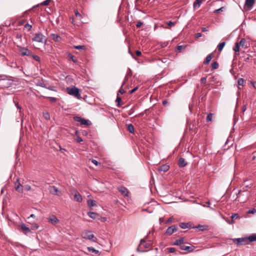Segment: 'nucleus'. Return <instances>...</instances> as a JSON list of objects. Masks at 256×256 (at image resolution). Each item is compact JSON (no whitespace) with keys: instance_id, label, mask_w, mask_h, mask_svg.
Here are the masks:
<instances>
[{"instance_id":"34","label":"nucleus","mask_w":256,"mask_h":256,"mask_svg":"<svg viewBox=\"0 0 256 256\" xmlns=\"http://www.w3.org/2000/svg\"><path fill=\"white\" fill-rule=\"evenodd\" d=\"M240 46L239 43L238 42H236L233 48V50L235 52H238L240 51Z\"/></svg>"},{"instance_id":"38","label":"nucleus","mask_w":256,"mask_h":256,"mask_svg":"<svg viewBox=\"0 0 256 256\" xmlns=\"http://www.w3.org/2000/svg\"><path fill=\"white\" fill-rule=\"evenodd\" d=\"M206 226H205L198 225V226L194 227V228H198V230H200V231H202V230H206Z\"/></svg>"},{"instance_id":"21","label":"nucleus","mask_w":256,"mask_h":256,"mask_svg":"<svg viewBox=\"0 0 256 256\" xmlns=\"http://www.w3.org/2000/svg\"><path fill=\"white\" fill-rule=\"evenodd\" d=\"M6 64L8 66H10V68H17L18 67L16 62H14V60H12V61H8L7 63H6Z\"/></svg>"},{"instance_id":"24","label":"nucleus","mask_w":256,"mask_h":256,"mask_svg":"<svg viewBox=\"0 0 256 256\" xmlns=\"http://www.w3.org/2000/svg\"><path fill=\"white\" fill-rule=\"evenodd\" d=\"M87 249L90 252L94 253L95 254L100 255V252L92 247H88Z\"/></svg>"},{"instance_id":"55","label":"nucleus","mask_w":256,"mask_h":256,"mask_svg":"<svg viewBox=\"0 0 256 256\" xmlns=\"http://www.w3.org/2000/svg\"><path fill=\"white\" fill-rule=\"evenodd\" d=\"M74 48L76 49H77V50L84 49V46H75Z\"/></svg>"},{"instance_id":"1","label":"nucleus","mask_w":256,"mask_h":256,"mask_svg":"<svg viewBox=\"0 0 256 256\" xmlns=\"http://www.w3.org/2000/svg\"><path fill=\"white\" fill-rule=\"evenodd\" d=\"M68 93L72 96H74L78 98H80V93L79 89L76 88H67Z\"/></svg>"},{"instance_id":"63","label":"nucleus","mask_w":256,"mask_h":256,"mask_svg":"<svg viewBox=\"0 0 256 256\" xmlns=\"http://www.w3.org/2000/svg\"><path fill=\"white\" fill-rule=\"evenodd\" d=\"M76 141L78 142H82L83 141V140L82 138H80V136H78L76 138Z\"/></svg>"},{"instance_id":"16","label":"nucleus","mask_w":256,"mask_h":256,"mask_svg":"<svg viewBox=\"0 0 256 256\" xmlns=\"http://www.w3.org/2000/svg\"><path fill=\"white\" fill-rule=\"evenodd\" d=\"M188 162L184 158H180L178 160V165L180 167L182 168L186 166Z\"/></svg>"},{"instance_id":"32","label":"nucleus","mask_w":256,"mask_h":256,"mask_svg":"<svg viewBox=\"0 0 256 256\" xmlns=\"http://www.w3.org/2000/svg\"><path fill=\"white\" fill-rule=\"evenodd\" d=\"M116 102H118L117 106L118 107H120L122 105V99L120 96H118V95H117V98L116 100Z\"/></svg>"},{"instance_id":"35","label":"nucleus","mask_w":256,"mask_h":256,"mask_svg":"<svg viewBox=\"0 0 256 256\" xmlns=\"http://www.w3.org/2000/svg\"><path fill=\"white\" fill-rule=\"evenodd\" d=\"M87 203L88 205L90 207L94 206L96 205V201L92 200H88Z\"/></svg>"},{"instance_id":"40","label":"nucleus","mask_w":256,"mask_h":256,"mask_svg":"<svg viewBox=\"0 0 256 256\" xmlns=\"http://www.w3.org/2000/svg\"><path fill=\"white\" fill-rule=\"evenodd\" d=\"M43 116L44 118L46 120H48L50 118V116L48 112H43Z\"/></svg>"},{"instance_id":"37","label":"nucleus","mask_w":256,"mask_h":256,"mask_svg":"<svg viewBox=\"0 0 256 256\" xmlns=\"http://www.w3.org/2000/svg\"><path fill=\"white\" fill-rule=\"evenodd\" d=\"M218 64L217 62H213L212 64L211 68L212 70L217 69L218 68Z\"/></svg>"},{"instance_id":"30","label":"nucleus","mask_w":256,"mask_h":256,"mask_svg":"<svg viewBox=\"0 0 256 256\" xmlns=\"http://www.w3.org/2000/svg\"><path fill=\"white\" fill-rule=\"evenodd\" d=\"M127 80V79L126 78H125V80L123 82V83L122 84V86H121V87L120 88V89L118 91V94L117 95H118L119 94H123L125 92V90H123L122 88V86L125 84H126V81Z\"/></svg>"},{"instance_id":"9","label":"nucleus","mask_w":256,"mask_h":256,"mask_svg":"<svg viewBox=\"0 0 256 256\" xmlns=\"http://www.w3.org/2000/svg\"><path fill=\"white\" fill-rule=\"evenodd\" d=\"M177 230H178V227L176 226L173 225V226H172L168 228L165 234L166 235L170 236L174 232H176Z\"/></svg>"},{"instance_id":"12","label":"nucleus","mask_w":256,"mask_h":256,"mask_svg":"<svg viewBox=\"0 0 256 256\" xmlns=\"http://www.w3.org/2000/svg\"><path fill=\"white\" fill-rule=\"evenodd\" d=\"M48 222L52 224L55 225L58 223L60 220L55 216L51 215L48 218Z\"/></svg>"},{"instance_id":"19","label":"nucleus","mask_w":256,"mask_h":256,"mask_svg":"<svg viewBox=\"0 0 256 256\" xmlns=\"http://www.w3.org/2000/svg\"><path fill=\"white\" fill-rule=\"evenodd\" d=\"M213 53H211L209 54H208L207 56L206 57V58H205V60H204V64H208L211 61L212 59V58H213Z\"/></svg>"},{"instance_id":"41","label":"nucleus","mask_w":256,"mask_h":256,"mask_svg":"<svg viewBox=\"0 0 256 256\" xmlns=\"http://www.w3.org/2000/svg\"><path fill=\"white\" fill-rule=\"evenodd\" d=\"M213 118V114L210 113L207 115L206 116V122H210L212 120Z\"/></svg>"},{"instance_id":"43","label":"nucleus","mask_w":256,"mask_h":256,"mask_svg":"<svg viewBox=\"0 0 256 256\" xmlns=\"http://www.w3.org/2000/svg\"><path fill=\"white\" fill-rule=\"evenodd\" d=\"M239 218V215L238 214H232L231 216L232 219L233 220H236Z\"/></svg>"},{"instance_id":"51","label":"nucleus","mask_w":256,"mask_h":256,"mask_svg":"<svg viewBox=\"0 0 256 256\" xmlns=\"http://www.w3.org/2000/svg\"><path fill=\"white\" fill-rule=\"evenodd\" d=\"M50 2V0H46L42 3V4L44 6H48Z\"/></svg>"},{"instance_id":"26","label":"nucleus","mask_w":256,"mask_h":256,"mask_svg":"<svg viewBox=\"0 0 256 256\" xmlns=\"http://www.w3.org/2000/svg\"><path fill=\"white\" fill-rule=\"evenodd\" d=\"M202 0H196L193 4V6L194 9L198 8L200 7Z\"/></svg>"},{"instance_id":"29","label":"nucleus","mask_w":256,"mask_h":256,"mask_svg":"<svg viewBox=\"0 0 256 256\" xmlns=\"http://www.w3.org/2000/svg\"><path fill=\"white\" fill-rule=\"evenodd\" d=\"M68 58L70 60H71L75 64H79V62H78V60L74 56L70 54H68Z\"/></svg>"},{"instance_id":"48","label":"nucleus","mask_w":256,"mask_h":256,"mask_svg":"<svg viewBox=\"0 0 256 256\" xmlns=\"http://www.w3.org/2000/svg\"><path fill=\"white\" fill-rule=\"evenodd\" d=\"M24 28H27L28 30H30L32 28V26L29 24H25Z\"/></svg>"},{"instance_id":"8","label":"nucleus","mask_w":256,"mask_h":256,"mask_svg":"<svg viewBox=\"0 0 256 256\" xmlns=\"http://www.w3.org/2000/svg\"><path fill=\"white\" fill-rule=\"evenodd\" d=\"M48 190L50 192L54 195L56 196H60V192L58 188H56L55 186H50L48 188Z\"/></svg>"},{"instance_id":"49","label":"nucleus","mask_w":256,"mask_h":256,"mask_svg":"<svg viewBox=\"0 0 256 256\" xmlns=\"http://www.w3.org/2000/svg\"><path fill=\"white\" fill-rule=\"evenodd\" d=\"M74 13L76 14V16L77 18H78L80 19L82 18V15L78 12L77 10H74Z\"/></svg>"},{"instance_id":"31","label":"nucleus","mask_w":256,"mask_h":256,"mask_svg":"<svg viewBox=\"0 0 256 256\" xmlns=\"http://www.w3.org/2000/svg\"><path fill=\"white\" fill-rule=\"evenodd\" d=\"M128 130L130 132L134 134V128L132 124H129L128 126Z\"/></svg>"},{"instance_id":"42","label":"nucleus","mask_w":256,"mask_h":256,"mask_svg":"<svg viewBox=\"0 0 256 256\" xmlns=\"http://www.w3.org/2000/svg\"><path fill=\"white\" fill-rule=\"evenodd\" d=\"M238 84L239 86H244V80L242 78H239L238 80Z\"/></svg>"},{"instance_id":"18","label":"nucleus","mask_w":256,"mask_h":256,"mask_svg":"<svg viewBox=\"0 0 256 256\" xmlns=\"http://www.w3.org/2000/svg\"><path fill=\"white\" fill-rule=\"evenodd\" d=\"M238 43L240 46H241L242 48H246L248 46V42L244 38H242Z\"/></svg>"},{"instance_id":"14","label":"nucleus","mask_w":256,"mask_h":256,"mask_svg":"<svg viewBox=\"0 0 256 256\" xmlns=\"http://www.w3.org/2000/svg\"><path fill=\"white\" fill-rule=\"evenodd\" d=\"M148 235L146 236L143 239H142L140 241V244L138 246V247L137 248L136 250L138 252H146V250H140V248L142 247V246L143 245V244L146 242V240H148Z\"/></svg>"},{"instance_id":"58","label":"nucleus","mask_w":256,"mask_h":256,"mask_svg":"<svg viewBox=\"0 0 256 256\" xmlns=\"http://www.w3.org/2000/svg\"><path fill=\"white\" fill-rule=\"evenodd\" d=\"M92 162L96 166H98L100 164L97 160L94 159L92 160Z\"/></svg>"},{"instance_id":"22","label":"nucleus","mask_w":256,"mask_h":256,"mask_svg":"<svg viewBox=\"0 0 256 256\" xmlns=\"http://www.w3.org/2000/svg\"><path fill=\"white\" fill-rule=\"evenodd\" d=\"M247 238L248 244L251 242L256 241V234H254L252 235L248 236L247 237Z\"/></svg>"},{"instance_id":"4","label":"nucleus","mask_w":256,"mask_h":256,"mask_svg":"<svg viewBox=\"0 0 256 256\" xmlns=\"http://www.w3.org/2000/svg\"><path fill=\"white\" fill-rule=\"evenodd\" d=\"M232 241L234 244L237 246L246 245L248 244L247 237L234 238L232 239Z\"/></svg>"},{"instance_id":"17","label":"nucleus","mask_w":256,"mask_h":256,"mask_svg":"<svg viewBox=\"0 0 256 256\" xmlns=\"http://www.w3.org/2000/svg\"><path fill=\"white\" fill-rule=\"evenodd\" d=\"M20 226L23 232L25 234H27L30 232V228L27 227L24 224H20Z\"/></svg>"},{"instance_id":"50","label":"nucleus","mask_w":256,"mask_h":256,"mask_svg":"<svg viewBox=\"0 0 256 256\" xmlns=\"http://www.w3.org/2000/svg\"><path fill=\"white\" fill-rule=\"evenodd\" d=\"M150 243H146V242L143 244L142 246H144L145 248H148L150 247Z\"/></svg>"},{"instance_id":"62","label":"nucleus","mask_w":256,"mask_h":256,"mask_svg":"<svg viewBox=\"0 0 256 256\" xmlns=\"http://www.w3.org/2000/svg\"><path fill=\"white\" fill-rule=\"evenodd\" d=\"M31 188V187L29 185H26L24 186V189L27 190V191H28L30 190Z\"/></svg>"},{"instance_id":"56","label":"nucleus","mask_w":256,"mask_h":256,"mask_svg":"<svg viewBox=\"0 0 256 256\" xmlns=\"http://www.w3.org/2000/svg\"><path fill=\"white\" fill-rule=\"evenodd\" d=\"M172 220H173V218L172 217H171V218H170L167 220L166 222V224H170L172 222Z\"/></svg>"},{"instance_id":"60","label":"nucleus","mask_w":256,"mask_h":256,"mask_svg":"<svg viewBox=\"0 0 256 256\" xmlns=\"http://www.w3.org/2000/svg\"><path fill=\"white\" fill-rule=\"evenodd\" d=\"M168 252H176V248H168Z\"/></svg>"},{"instance_id":"47","label":"nucleus","mask_w":256,"mask_h":256,"mask_svg":"<svg viewBox=\"0 0 256 256\" xmlns=\"http://www.w3.org/2000/svg\"><path fill=\"white\" fill-rule=\"evenodd\" d=\"M224 7H222L218 9H217V10H216L214 11V13H219L220 12H222L224 11Z\"/></svg>"},{"instance_id":"44","label":"nucleus","mask_w":256,"mask_h":256,"mask_svg":"<svg viewBox=\"0 0 256 256\" xmlns=\"http://www.w3.org/2000/svg\"><path fill=\"white\" fill-rule=\"evenodd\" d=\"M256 213V208H252L248 210V211L247 212V214H254Z\"/></svg>"},{"instance_id":"61","label":"nucleus","mask_w":256,"mask_h":256,"mask_svg":"<svg viewBox=\"0 0 256 256\" xmlns=\"http://www.w3.org/2000/svg\"><path fill=\"white\" fill-rule=\"evenodd\" d=\"M202 36V34L200 32H198L195 34V38H199L201 37Z\"/></svg>"},{"instance_id":"13","label":"nucleus","mask_w":256,"mask_h":256,"mask_svg":"<svg viewBox=\"0 0 256 256\" xmlns=\"http://www.w3.org/2000/svg\"><path fill=\"white\" fill-rule=\"evenodd\" d=\"M14 186L17 192L20 193H22L23 192L22 186L20 184L18 180H17L15 182Z\"/></svg>"},{"instance_id":"36","label":"nucleus","mask_w":256,"mask_h":256,"mask_svg":"<svg viewBox=\"0 0 256 256\" xmlns=\"http://www.w3.org/2000/svg\"><path fill=\"white\" fill-rule=\"evenodd\" d=\"M226 45L225 42H222L218 46V49L219 51H222L224 46Z\"/></svg>"},{"instance_id":"28","label":"nucleus","mask_w":256,"mask_h":256,"mask_svg":"<svg viewBox=\"0 0 256 256\" xmlns=\"http://www.w3.org/2000/svg\"><path fill=\"white\" fill-rule=\"evenodd\" d=\"M184 238H181L180 239L176 240L174 242V245L180 246H182L181 244L184 243Z\"/></svg>"},{"instance_id":"23","label":"nucleus","mask_w":256,"mask_h":256,"mask_svg":"<svg viewBox=\"0 0 256 256\" xmlns=\"http://www.w3.org/2000/svg\"><path fill=\"white\" fill-rule=\"evenodd\" d=\"M254 2L255 0H246L245 6L249 8H251L253 6Z\"/></svg>"},{"instance_id":"52","label":"nucleus","mask_w":256,"mask_h":256,"mask_svg":"<svg viewBox=\"0 0 256 256\" xmlns=\"http://www.w3.org/2000/svg\"><path fill=\"white\" fill-rule=\"evenodd\" d=\"M176 22H172V21H169L168 22H166V24L169 26H172L175 25Z\"/></svg>"},{"instance_id":"33","label":"nucleus","mask_w":256,"mask_h":256,"mask_svg":"<svg viewBox=\"0 0 256 256\" xmlns=\"http://www.w3.org/2000/svg\"><path fill=\"white\" fill-rule=\"evenodd\" d=\"M88 215L92 219H95L98 214L94 212H88Z\"/></svg>"},{"instance_id":"6","label":"nucleus","mask_w":256,"mask_h":256,"mask_svg":"<svg viewBox=\"0 0 256 256\" xmlns=\"http://www.w3.org/2000/svg\"><path fill=\"white\" fill-rule=\"evenodd\" d=\"M44 38L45 36L41 32H38L34 35L32 40L34 42H43L44 40L46 41Z\"/></svg>"},{"instance_id":"7","label":"nucleus","mask_w":256,"mask_h":256,"mask_svg":"<svg viewBox=\"0 0 256 256\" xmlns=\"http://www.w3.org/2000/svg\"><path fill=\"white\" fill-rule=\"evenodd\" d=\"M74 120L76 122H80V124L83 125L88 126L90 124V120L82 118L80 116L74 117Z\"/></svg>"},{"instance_id":"46","label":"nucleus","mask_w":256,"mask_h":256,"mask_svg":"<svg viewBox=\"0 0 256 256\" xmlns=\"http://www.w3.org/2000/svg\"><path fill=\"white\" fill-rule=\"evenodd\" d=\"M47 98L50 100L51 102H55L56 101V98L54 97H47Z\"/></svg>"},{"instance_id":"25","label":"nucleus","mask_w":256,"mask_h":256,"mask_svg":"<svg viewBox=\"0 0 256 256\" xmlns=\"http://www.w3.org/2000/svg\"><path fill=\"white\" fill-rule=\"evenodd\" d=\"M50 36L54 41L56 42H60L61 40L60 36L56 34H52Z\"/></svg>"},{"instance_id":"45","label":"nucleus","mask_w":256,"mask_h":256,"mask_svg":"<svg viewBox=\"0 0 256 256\" xmlns=\"http://www.w3.org/2000/svg\"><path fill=\"white\" fill-rule=\"evenodd\" d=\"M186 48L185 46H178L176 49L178 52H180L181 50H184Z\"/></svg>"},{"instance_id":"11","label":"nucleus","mask_w":256,"mask_h":256,"mask_svg":"<svg viewBox=\"0 0 256 256\" xmlns=\"http://www.w3.org/2000/svg\"><path fill=\"white\" fill-rule=\"evenodd\" d=\"M118 191L124 196H128L129 194V192L128 190L124 186H120L118 188Z\"/></svg>"},{"instance_id":"5","label":"nucleus","mask_w":256,"mask_h":256,"mask_svg":"<svg viewBox=\"0 0 256 256\" xmlns=\"http://www.w3.org/2000/svg\"><path fill=\"white\" fill-rule=\"evenodd\" d=\"M82 238L90 240L92 242H96V238L93 234H90V231H85L82 232Z\"/></svg>"},{"instance_id":"53","label":"nucleus","mask_w":256,"mask_h":256,"mask_svg":"<svg viewBox=\"0 0 256 256\" xmlns=\"http://www.w3.org/2000/svg\"><path fill=\"white\" fill-rule=\"evenodd\" d=\"M39 226L38 224H32V229L33 230H36L38 228Z\"/></svg>"},{"instance_id":"64","label":"nucleus","mask_w":256,"mask_h":256,"mask_svg":"<svg viewBox=\"0 0 256 256\" xmlns=\"http://www.w3.org/2000/svg\"><path fill=\"white\" fill-rule=\"evenodd\" d=\"M246 110V104H244L242 106V113H244V112Z\"/></svg>"},{"instance_id":"39","label":"nucleus","mask_w":256,"mask_h":256,"mask_svg":"<svg viewBox=\"0 0 256 256\" xmlns=\"http://www.w3.org/2000/svg\"><path fill=\"white\" fill-rule=\"evenodd\" d=\"M30 57H32L34 60L38 62H40V58L38 56L33 54L32 53V55L30 56Z\"/></svg>"},{"instance_id":"3","label":"nucleus","mask_w":256,"mask_h":256,"mask_svg":"<svg viewBox=\"0 0 256 256\" xmlns=\"http://www.w3.org/2000/svg\"><path fill=\"white\" fill-rule=\"evenodd\" d=\"M18 52L22 56H30L32 55V52L28 48L20 46H18Z\"/></svg>"},{"instance_id":"10","label":"nucleus","mask_w":256,"mask_h":256,"mask_svg":"<svg viewBox=\"0 0 256 256\" xmlns=\"http://www.w3.org/2000/svg\"><path fill=\"white\" fill-rule=\"evenodd\" d=\"M74 200L78 202H81L82 200V196L76 190H74Z\"/></svg>"},{"instance_id":"54","label":"nucleus","mask_w":256,"mask_h":256,"mask_svg":"<svg viewBox=\"0 0 256 256\" xmlns=\"http://www.w3.org/2000/svg\"><path fill=\"white\" fill-rule=\"evenodd\" d=\"M206 77H202V78H201L200 79V82L202 84H206Z\"/></svg>"},{"instance_id":"2","label":"nucleus","mask_w":256,"mask_h":256,"mask_svg":"<svg viewBox=\"0 0 256 256\" xmlns=\"http://www.w3.org/2000/svg\"><path fill=\"white\" fill-rule=\"evenodd\" d=\"M13 81L9 78L0 79V86L2 88H8L12 85Z\"/></svg>"},{"instance_id":"15","label":"nucleus","mask_w":256,"mask_h":256,"mask_svg":"<svg viewBox=\"0 0 256 256\" xmlns=\"http://www.w3.org/2000/svg\"><path fill=\"white\" fill-rule=\"evenodd\" d=\"M180 248L181 250H186L188 252H192L194 250L195 247L194 246H186L184 245H182L180 246Z\"/></svg>"},{"instance_id":"59","label":"nucleus","mask_w":256,"mask_h":256,"mask_svg":"<svg viewBox=\"0 0 256 256\" xmlns=\"http://www.w3.org/2000/svg\"><path fill=\"white\" fill-rule=\"evenodd\" d=\"M142 24H143V22L140 21H139L136 24V26L137 28H140Z\"/></svg>"},{"instance_id":"27","label":"nucleus","mask_w":256,"mask_h":256,"mask_svg":"<svg viewBox=\"0 0 256 256\" xmlns=\"http://www.w3.org/2000/svg\"><path fill=\"white\" fill-rule=\"evenodd\" d=\"M180 226L182 228H191V226L190 223L181 222L179 224Z\"/></svg>"},{"instance_id":"57","label":"nucleus","mask_w":256,"mask_h":256,"mask_svg":"<svg viewBox=\"0 0 256 256\" xmlns=\"http://www.w3.org/2000/svg\"><path fill=\"white\" fill-rule=\"evenodd\" d=\"M138 86L135 87L134 88H133L132 90H130L129 92L130 94H132L136 90H138Z\"/></svg>"},{"instance_id":"20","label":"nucleus","mask_w":256,"mask_h":256,"mask_svg":"<svg viewBox=\"0 0 256 256\" xmlns=\"http://www.w3.org/2000/svg\"><path fill=\"white\" fill-rule=\"evenodd\" d=\"M170 166L166 164H163L158 168L159 172H166L169 170Z\"/></svg>"}]
</instances>
